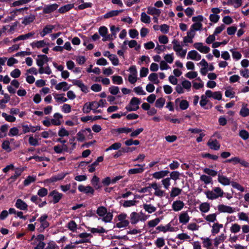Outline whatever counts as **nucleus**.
<instances>
[{
  "label": "nucleus",
  "instance_id": "nucleus-41",
  "mask_svg": "<svg viewBox=\"0 0 249 249\" xmlns=\"http://www.w3.org/2000/svg\"><path fill=\"white\" fill-rule=\"evenodd\" d=\"M201 239L203 240L204 247L207 249H210L212 245L211 239L209 238H201Z\"/></svg>",
  "mask_w": 249,
  "mask_h": 249
},
{
  "label": "nucleus",
  "instance_id": "nucleus-9",
  "mask_svg": "<svg viewBox=\"0 0 249 249\" xmlns=\"http://www.w3.org/2000/svg\"><path fill=\"white\" fill-rule=\"evenodd\" d=\"M217 209L218 211L220 213H232L235 212L234 209L233 208L223 204L218 205Z\"/></svg>",
  "mask_w": 249,
  "mask_h": 249
},
{
  "label": "nucleus",
  "instance_id": "nucleus-17",
  "mask_svg": "<svg viewBox=\"0 0 249 249\" xmlns=\"http://www.w3.org/2000/svg\"><path fill=\"white\" fill-rule=\"evenodd\" d=\"M217 179L220 183L224 186L229 185L231 183L230 178L220 174L218 175Z\"/></svg>",
  "mask_w": 249,
  "mask_h": 249
},
{
  "label": "nucleus",
  "instance_id": "nucleus-14",
  "mask_svg": "<svg viewBox=\"0 0 249 249\" xmlns=\"http://www.w3.org/2000/svg\"><path fill=\"white\" fill-rule=\"evenodd\" d=\"M187 58V59L198 61L201 59V56L196 51L192 50L188 53Z\"/></svg>",
  "mask_w": 249,
  "mask_h": 249
},
{
  "label": "nucleus",
  "instance_id": "nucleus-61",
  "mask_svg": "<svg viewBox=\"0 0 249 249\" xmlns=\"http://www.w3.org/2000/svg\"><path fill=\"white\" fill-rule=\"evenodd\" d=\"M136 201L135 200H126L124 201L123 204L124 207H129L135 206L136 205Z\"/></svg>",
  "mask_w": 249,
  "mask_h": 249
},
{
  "label": "nucleus",
  "instance_id": "nucleus-48",
  "mask_svg": "<svg viewBox=\"0 0 249 249\" xmlns=\"http://www.w3.org/2000/svg\"><path fill=\"white\" fill-rule=\"evenodd\" d=\"M36 180V177L29 176L24 181V185L25 186H28L31 183L35 182Z\"/></svg>",
  "mask_w": 249,
  "mask_h": 249
},
{
  "label": "nucleus",
  "instance_id": "nucleus-7",
  "mask_svg": "<svg viewBox=\"0 0 249 249\" xmlns=\"http://www.w3.org/2000/svg\"><path fill=\"white\" fill-rule=\"evenodd\" d=\"M205 95L208 98H213L217 100H220L222 99V94L220 91L213 92L211 90H207Z\"/></svg>",
  "mask_w": 249,
  "mask_h": 249
},
{
  "label": "nucleus",
  "instance_id": "nucleus-30",
  "mask_svg": "<svg viewBox=\"0 0 249 249\" xmlns=\"http://www.w3.org/2000/svg\"><path fill=\"white\" fill-rule=\"evenodd\" d=\"M53 29V26L52 25H47L43 29L42 31L40 33L42 37H44L46 35L51 33Z\"/></svg>",
  "mask_w": 249,
  "mask_h": 249
},
{
  "label": "nucleus",
  "instance_id": "nucleus-62",
  "mask_svg": "<svg viewBox=\"0 0 249 249\" xmlns=\"http://www.w3.org/2000/svg\"><path fill=\"white\" fill-rule=\"evenodd\" d=\"M69 229L72 231H75L77 229V224L75 221L71 220L68 224Z\"/></svg>",
  "mask_w": 249,
  "mask_h": 249
},
{
  "label": "nucleus",
  "instance_id": "nucleus-28",
  "mask_svg": "<svg viewBox=\"0 0 249 249\" xmlns=\"http://www.w3.org/2000/svg\"><path fill=\"white\" fill-rule=\"evenodd\" d=\"M31 46L33 48H40L42 47H44L47 45L46 42L44 40H40L36 42H33L31 43Z\"/></svg>",
  "mask_w": 249,
  "mask_h": 249
},
{
  "label": "nucleus",
  "instance_id": "nucleus-12",
  "mask_svg": "<svg viewBox=\"0 0 249 249\" xmlns=\"http://www.w3.org/2000/svg\"><path fill=\"white\" fill-rule=\"evenodd\" d=\"M49 61V58L44 54H40L37 55L36 59V64L38 66H43L44 64Z\"/></svg>",
  "mask_w": 249,
  "mask_h": 249
},
{
  "label": "nucleus",
  "instance_id": "nucleus-13",
  "mask_svg": "<svg viewBox=\"0 0 249 249\" xmlns=\"http://www.w3.org/2000/svg\"><path fill=\"white\" fill-rule=\"evenodd\" d=\"M68 173H61L58 174L55 176L52 177L51 178H49L47 180L49 182H56L58 180H60L63 179L68 174Z\"/></svg>",
  "mask_w": 249,
  "mask_h": 249
},
{
  "label": "nucleus",
  "instance_id": "nucleus-64",
  "mask_svg": "<svg viewBox=\"0 0 249 249\" xmlns=\"http://www.w3.org/2000/svg\"><path fill=\"white\" fill-rule=\"evenodd\" d=\"M19 130L18 128L16 127H14L11 128L9 132L8 136H17L18 135Z\"/></svg>",
  "mask_w": 249,
  "mask_h": 249
},
{
  "label": "nucleus",
  "instance_id": "nucleus-59",
  "mask_svg": "<svg viewBox=\"0 0 249 249\" xmlns=\"http://www.w3.org/2000/svg\"><path fill=\"white\" fill-rule=\"evenodd\" d=\"M177 238L181 240H190L191 237L186 233H181L177 235Z\"/></svg>",
  "mask_w": 249,
  "mask_h": 249
},
{
  "label": "nucleus",
  "instance_id": "nucleus-24",
  "mask_svg": "<svg viewBox=\"0 0 249 249\" xmlns=\"http://www.w3.org/2000/svg\"><path fill=\"white\" fill-rule=\"evenodd\" d=\"M169 172L167 170H162L156 172L153 174V177L156 179H160L166 176Z\"/></svg>",
  "mask_w": 249,
  "mask_h": 249
},
{
  "label": "nucleus",
  "instance_id": "nucleus-5",
  "mask_svg": "<svg viewBox=\"0 0 249 249\" xmlns=\"http://www.w3.org/2000/svg\"><path fill=\"white\" fill-rule=\"evenodd\" d=\"M226 162L231 163L235 165L240 163L242 166L246 168H249V162L239 157H234L230 159L227 160Z\"/></svg>",
  "mask_w": 249,
  "mask_h": 249
},
{
  "label": "nucleus",
  "instance_id": "nucleus-20",
  "mask_svg": "<svg viewBox=\"0 0 249 249\" xmlns=\"http://www.w3.org/2000/svg\"><path fill=\"white\" fill-rule=\"evenodd\" d=\"M189 220L190 217L186 212L181 213L179 215V221L180 223L185 224L189 222Z\"/></svg>",
  "mask_w": 249,
  "mask_h": 249
},
{
  "label": "nucleus",
  "instance_id": "nucleus-53",
  "mask_svg": "<svg viewBox=\"0 0 249 249\" xmlns=\"http://www.w3.org/2000/svg\"><path fill=\"white\" fill-rule=\"evenodd\" d=\"M37 194L40 197H44L47 195L48 190L45 188H41L38 190Z\"/></svg>",
  "mask_w": 249,
  "mask_h": 249
},
{
  "label": "nucleus",
  "instance_id": "nucleus-18",
  "mask_svg": "<svg viewBox=\"0 0 249 249\" xmlns=\"http://www.w3.org/2000/svg\"><path fill=\"white\" fill-rule=\"evenodd\" d=\"M208 145L211 149L218 150L220 148V145L216 140H210L208 143Z\"/></svg>",
  "mask_w": 249,
  "mask_h": 249
},
{
  "label": "nucleus",
  "instance_id": "nucleus-51",
  "mask_svg": "<svg viewBox=\"0 0 249 249\" xmlns=\"http://www.w3.org/2000/svg\"><path fill=\"white\" fill-rule=\"evenodd\" d=\"M160 218H156L153 220L149 221L147 225L149 227H154L160 223Z\"/></svg>",
  "mask_w": 249,
  "mask_h": 249
},
{
  "label": "nucleus",
  "instance_id": "nucleus-63",
  "mask_svg": "<svg viewBox=\"0 0 249 249\" xmlns=\"http://www.w3.org/2000/svg\"><path fill=\"white\" fill-rule=\"evenodd\" d=\"M112 80L114 83L118 85L121 84L123 83V79L121 76L118 75H114L112 77Z\"/></svg>",
  "mask_w": 249,
  "mask_h": 249
},
{
  "label": "nucleus",
  "instance_id": "nucleus-25",
  "mask_svg": "<svg viewBox=\"0 0 249 249\" xmlns=\"http://www.w3.org/2000/svg\"><path fill=\"white\" fill-rule=\"evenodd\" d=\"M35 16L32 14H30V15L27 16L23 19L22 21V23L25 25H28L30 24L31 22H33L35 19Z\"/></svg>",
  "mask_w": 249,
  "mask_h": 249
},
{
  "label": "nucleus",
  "instance_id": "nucleus-52",
  "mask_svg": "<svg viewBox=\"0 0 249 249\" xmlns=\"http://www.w3.org/2000/svg\"><path fill=\"white\" fill-rule=\"evenodd\" d=\"M35 35V33L34 32L28 33L25 35H22L19 36V38L21 40H26L33 37Z\"/></svg>",
  "mask_w": 249,
  "mask_h": 249
},
{
  "label": "nucleus",
  "instance_id": "nucleus-6",
  "mask_svg": "<svg viewBox=\"0 0 249 249\" xmlns=\"http://www.w3.org/2000/svg\"><path fill=\"white\" fill-rule=\"evenodd\" d=\"M59 5L56 3L46 5L42 8L43 14H50L56 10Z\"/></svg>",
  "mask_w": 249,
  "mask_h": 249
},
{
  "label": "nucleus",
  "instance_id": "nucleus-47",
  "mask_svg": "<svg viewBox=\"0 0 249 249\" xmlns=\"http://www.w3.org/2000/svg\"><path fill=\"white\" fill-rule=\"evenodd\" d=\"M242 1V0H230L228 4L233 5L235 8H238L241 6Z\"/></svg>",
  "mask_w": 249,
  "mask_h": 249
},
{
  "label": "nucleus",
  "instance_id": "nucleus-8",
  "mask_svg": "<svg viewBox=\"0 0 249 249\" xmlns=\"http://www.w3.org/2000/svg\"><path fill=\"white\" fill-rule=\"evenodd\" d=\"M78 236L80 238H82V239H80L78 241H76L75 243L76 244L90 242L89 239H88V238L89 237H91L92 235L90 233H88L87 232H83V233L79 234L78 235Z\"/></svg>",
  "mask_w": 249,
  "mask_h": 249
},
{
  "label": "nucleus",
  "instance_id": "nucleus-15",
  "mask_svg": "<svg viewBox=\"0 0 249 249\" xmlns=\"http://www.w3.org/2000/svg\"><path fill=\"white\" fill-rule=\"evenodd\" d=\"M184 203L181 200H176L172 204L173 210L175 212L180 211L184 207Z\"/></svg>",
  "mask_w": 249,
  "mask_h": 249
},
{
  "label": "nucleus",
  "instance_id": "nucleus-32",
  "mask_svg": "<svg viewBox=\"0 0 249 249\" xmlns=\"http://www.w3.org/2000/svg\"><path fill=\"white\" fill-rule=\"evenodd\" d=\"M73 7V4H68L59 8L58 12L60 13H65L71 9Z\"/></svg>",
  "mask_w": 249,
  "mask_h": 249
},
{
  "label": "nucleus",
  "instance_id": "nucleus-45",
  "mask_svg": "<svg viewBox=\"0 0 249 249\" xmlns=\"http://www.w3.org/2000/svg\"><path fill=\"white\" fill-rule=\"evenodd\" d=\"M217 214L216 213H212L205 216V219L209 222H214L216 220Z\"/></svg>",
  "mask_w": 249,
  "mask_h": 249
},
{
  "label": "nucleus",
  "instance_id": "nucleus-57",
  "mask_svg": "<svg viewBox=\"0 0 249 249\" xmlns=\"http://www.w3.org/2000/svg\"><path fill=\"white\" fill-rule=\"evenodd\" d=\"M171 178H167L161 180L162 184L164 188L166 189H168L171 185L170 183Z\"/></svg>",
  "mask_w": 249,
  "mask_h": 249
},
{
  "label": "nucleus",
  "instance_id": "nucleus-36",
  "mask_svg": "<svg viewBox=\"0 0 249 249\" xmlns=\"http://www.w3.org/2000/svg\"><path fill=\"white\" fill-rule=\"evenodd\" d=\"M210 209V204L207 202L202 203L199 205V209L202 213H207Z\"/></svg>",
  "mask_w": 249,
  "mask_h": 249
},
{
  "label": "nucleus",
  "instance_id": "nucleus-19",
  "mask_svg": "<svg viewBox=\"0 0 249 249\" xmlns=\"http://www.w3.org/2000/svg\"><path fill=\"white\" fill-rule=\"evenodd\" d=\"M140 216L139 214L135 212H133L130 214V220L131 224H137L140 220Z\"/></svg>",
  "mask_w": 249,
  "mask_h": 249
},
{
  "label": "nucleus",
  "instance_id": "nucleus-54",
  "mask_svg": "<svg viewBox=\"0 0 249 249\" xmlns=\"http://www.w3.org/2000/svg\"><path fill=\"white\" fill-rule=\"evenodd\" d=\"M203 171L205 174L212 177H215L217 174V171L208 168L204 169Z\"/></svg>",
  "mask_w": 249,
  "mask_h": 249
},
{
  "label": "nucleus",
  "instance_id": "nucleus-43",
  "mask_svg": "<svg viewBox=\"0 0 249 249\" xmlns=\"http://www.w3.org/2000/svg\"><path fill=\"white\" fill-rule=\"evenodd\" d=\"M122 144L119 142H115L112 145H111L109 147H108L106 149V151H108L109 150H118L121 147Z\"/></svg>",
  "mask_w": 249,
  "mask_h": 249
},
{
  "label": "nucleus",
  "instance_id": "nucleus-27",
  "mask_svg": "<svg viewBox=\"0 0 249 249\" xmlns=\"http://www.w3.org/2000/svg\"><path fill=\"white\" fill-rule=\"evenodd\" d=\"M147 13L151 15H157L158 17L160 14V10L154 7H148L147 8Z\"/></svg>",
  "mask_w": 249,
  "mask_h": 249
},
{
  "label": "nucleus",
  "instance_id": "nucleus-60",
  "mask_svg": "<svg viewBox=\"0 0 249 249\" xmlns=\"http://www.w3.org/2000/svg\"><path fill=\"white\" fill-rule=\"evenodd\" d=\"M190 28L196 32L200 31L202 29V24L200 22H196L192 24Z\"/></svg>",
  "mask_w": 249,
  "mask_h": 249
},
{
  "label": "nucleus",
  "instance_id": "nucleus-40",
  "mask_svg": "<svg viewBox=\"0 0 249 249\" xmlns=\"http://www.w3.org/2000/svg\"><path fill=\"white\" fill-rule=\"evenodd\" d=\"M63 95L64 94H55L54 97L57 102L63 103L67 101V99L64 97Z\"/></svg>",
  "mask_w": 249,
  "mask_h": 249
},
{
  "label": "nucleus",
  "instance_id": "nucleus-46",
  "mask_svg": "<svg viewBox=\"0 0 249 249\" xmlns=\"http://www.w3.org/2000/svg\"><path fill=\"white\" fill-rule=\"evenodd\" d=\"M240 226L237 223L233 224L230 227V231L233 233H236L240 231Z\"/></svg>",
  "mask_w": 249,
  "mask_h": 249
},
{
  "label": "nucleus",
  "instance_id": "nucleus-55",
  "mask_svg": "<svg viewBox=\"0 0 249 249\" xmlns=\"http://www.w3.org/2000/svg\"><path fill=\"white\" fill-rule=\"evenodd\" d=\"M208 97L206 95H202L201 96V100L200 101V105L205 109H208L207 107H205V106L208 102V100L207 99Z\"/></svg>",
  "mask_w": 249,
  "mask_h": 249
},
{
  "label": "nucleus",
  "instance_id": "nucleus-42",
  "mask_svg": "<svg viewBox=\"0 0 249 249\" xmlns=\"http://www.w3.org/2000/svg\"><path fill=\"white\" fill-rule=\"evenodd\" d=\"M155 244L158 248L163 247L165 245V240L163 237H159L155 241Z\"/></svg>",
  "mask_w": 249,
  "mask_h": 249
},
{
  "label": "nucleus",
  "instance_id": "nucleus-16",
  "mask_svg": "<svg viewBox=\"0 0 249 249\" xmlns=\"http://www.w3.org/2000/svg\"><path fill=\"white\" fill-rule=\"evenodd\" d=\"M78 189L80 192H84L85 194L90 193L93 194L94 192V189L89 186H84V185H80L78 186Z\"/></svg>",
  "mask_w": 249,
  "mask_h": 249
},
{
  "label": "nucleus",
  "instance_id": "nucleus-38",
  "mask_svg": "<svg viewBox=\"0 0 249 249\" xmlns=\"http://www.w3.org/2000/svg\"><path fill=\"white\" fill-rule=\"evenodd\" d=\"M141 20L145 23H149L151 21L150 17L148 16L145 12H142L141 15Z\"/></svg>",
  "mask_w": 249,
  "mask_h": 249
},
{
  "label": "nucleus",
  "instance_id": "nucleus-37",
  "mask_svg": "<svg viewBox=\"0 0 249 249\" xmlns=\"http://www.w3.org/2000/svg\"><path fill=\"white\" fill-rule=\"evenodd\" d=\"M132 128H128V127H121V128H118L115 129V131L119 134H120V133L128 134V133L132 132Z\"/></svg>",
  "mask_w": 249,
  "mask_h": 249
},
{
  "label": "nucleus",
  "instance_id": "nucleus-2",
  "mask_svg": "<svg viewBox=\"0 0 249 249\" xmlns=\"http://www.w3.org/2000/svg\"><path fill=\"white\" fill-rule=\"evenodd\" d=\"M205 194L209 199L213 200L223 196L224 192L220 187H216L212 191H206Z\"/></svg>",
  "mask_w": 249,
  "mask_h": 249
},
{
  "label": "nucleus",
  "instance_id": "nucleus-39",
  "mask_svg": "<svg viewBox=\"0 0 249 249\" xmlns=\"http://www.w3.org/2000/svg\"><path fill=\"white\" fill-rule=\"evenodd\" d=\"M200 180L203 181L205 184H208L212 182V178L206 175H202L200 177Z\"/></svg>",
  "mask_w": 249,
  "mask_h": 249
},
{
  "label": "nucleus",
  "instance_id": "nucleus-23",
  "mask_svg": "<svg viewBox=\"0 0 249 249\" xmlns=\"http://www.w3.org/2000/svg\"><path fill=\"white\" fill-rule=\"evenodd\" d=\"M15 206L17 208L21 210H26L28 207L27 204L21 199H18L17 200Z\"/></svg>",
  "mask_w": 249,
  "mask_h": 249
},
{
  "label": "nucleus",
  "instance_id": "nucleus-34",
  "mask_svg": "<svg viewBox=\"0 0 249 249\" xmlns=\"http://www.w3.org/2000/svg\"><path fill=\"white\" fill-rule=\"evenodd\" d=\"M223 227V225L218 223H214L212 226V233L213 234L219 232V230Z\"/></svg>",
  "mask_w": 249,
  "mask_h": 249
},
{
  "label": "nucleus",
  "instance_id": "nucleus-31",
  "mask_svg": "<svg viewBox=\"0 0 249 249\" xmlns=\"http://www.w3.org/2000/svg\"><path fill=\"white\" fill-rule=\"evenodd\" d=\"M182 192V189L178 188V187H172L171 191L170 192V197H175L178 195H179Z\"/></svg>",
  "mask_w": 249,
  "mask_h": 249
},
{
  "label": "nucleus",
  "instance_id": "nucleus-22",
  "mask_svg": "<svg viewBox=\"0 0 249 249\" xmlns=\"http://www.w3.org/2000/svg\"><path fill=\"white\" fill-rule=\"evenodd\" d=\"M72 83L73 85H76L79 87L83 92L87 93L89 91L88 88L86 85H85L81 81L73 80Z\"/></svg>",
  "mask_w": 249,
  "mask_h": 249
},
{
  "label": "nucleus",
  "instance_id": "nucleus-35",
  "mask_svg": "<svg viewBox=\"0 0 249 249\" xmlns=\"http://www.w3.org/2000/svg\"><path fill=\"white\" fill-rule=\"evenodd\" d=\"M226 238V236L224 234H221L219 236L216 237L214 240V245L215 247H217L219 244L223 242Z\"/></svg>",
  "mask_w": 249,
  "mask_h": 249
},
{
  "label": "nucleus",
  "instance_id": "nucleus-49",
  "mask_svg": "<svg viewBox=\"0 0 249 249\" xmlns=\"http://www.w3.org/2000/svg\"><path fill=\"white\" fill-rule=\"evenodd\" d=\"M181 85L183 89L187 90V91H189L191 89V83L187 80H184L182 81Z\"/></svg>",
  "mask_w": 249,
  "mask_h": 249
},
{
  "label": "nucleus",
  "instance_id": "nucleus-3",
  "mask_svg": "<svg viewBox=\"0 0 249 249\" xmlns=\"http://www.w3.org/2000/svg\"><path fill=\"white\" fill-rule=\"evenodd\" d=\"M117 218L119 222L116 223L115 227L118 228H125L127 227L129 224V221L126 219L127 214L125 213H121L117 216Z\"/></svg>",
  "mask_w": 249,
  "mask_h": 249
},
{
  "label": "nucleus",
  "instance_id": "nucleus-44",
  "mask_svg": "<svg viewBox=\"0 0 249 249\" xmlns=\"http://www.w3.org/2000/svg\"><path fill=\"white\" fill-rule=\"evenodd\" d=\"M148 79L156 84H158L160 82L158 80V74L156 73H152L150 74L148 76Z\"/></svg>",
  "mask_w": 249,
  "mask_h": 249
},
{
  "label": "nucleus",
  "instance_id": "nucleus-21",
  "mask_svg": "<svg viewBox=\"0 0 249 249\" xmlns=\"http://www.w3.org/2000/svg\"><path fill=\"white\" fill-rule=\"evenodd\" d=\"M137 165L139 167L137 168L131 169L128 170V173L129 174H139L142 173L143 172L145 164H138Z\"/></svg>",
  "mask_w": 249,
  "mask_h": 249
},
{
  "label": "nucleus",
  "instance_id": "nucleus-56",
  "mask_svg": "<svg viewBox=\"0 0 249 249\" xmlns=\"http://www.w3.org/2000/svg\"><path fill=\"white\" fill-rule=\"evenodd\" d=\"M231 185L232 186V187H233L234 188H235L242 192H244V191H245L244 187H243L242 186H241L240 184H239L237 182L232 181V182H231Z\"/></svg>",
  "mask_w": 249,
  "mask_h": 249
},
{
  "label": "nucleus",
  "instance_id": "nucleus-10",
  "mask_svg": "<svg viewBox=\"0 0 249 249\" xmlns=\"http://www.w3.org/2000/svg\"><path fill=\"white\" fill-rule=\"evenodd\" d=\"M194 46L196 49L202 53H207L210 51L209 47L203 46V43L201 42L195 43Z\"/></svg>",
  "mask_w": 249,
  "mask_h": 249
},
{
  "label": "nucleus",
  "instance_id": "nucleus-1",
  "mask_svg": "<svg viewBox=\"0 0 249 249\" xmlns=\"http://www.w3.org/2000/svg\"><path fill=\"white\" fill-rule=\"evenodd\" d=\"M97 214L102 217V220L106 223L110 222L113 218V214L111 213L107 212V209L104 206H100L96 211Z\"/></svg>",
  "mask_w": 249,
  "mask_h": 249
},
{
  "label": "nucleus",
  "instance_id": "nucleus-29",
  "mask_svg": "<svg viewBox=\"0 0 249 249\" xmlns=\"http://www.w3.org/2000/svg\"><path fill=\"white\" fill-rule=\"evenodd\" d=\"M124 10H112L104 15L105 18H108L114 16H117L119 13L123 12Z\"/></svg>",
  "mask_w": 249,
  "mask_h": 249
},
{
  "label": "nucleus",
  "instance_id": "nucleus-11",
  "mask_svg": "<svg viewBox=\"0 0 249 249\" xmlns=\"http://www.w3.org/2000/svg\"><path fill=\"white\" fill-rule=\"evenodd\" d=\"M49 196H52L53 198V202L55 204L58 203L63 196L61 193H59L56 190H53L49 193Z\"/></svg>",
  "mask_w": 249,
  "mask_h": 249
},
{
  "label": "nucleus",
  "instance_id": "nucleus-50",
  "mask_svg": "<svg viewBox=\"0 0 249 249\" xmlns=\"http://www.w3.org/2000/svg\"><path fill=\"white\" fill-rule=\"evenodd\" d=\"M165 102V99L163 98H160L157 99L155 103V107L158 108H162Z\"/></svg>",
  "mask_w": 249,
  "mask_h": 249
},
{
  "label": "nucleus",
  "instance_id": "nucleus-58",
  "mask_svg": "<svg viewBox=\"0 0 249 249\" xmlns=\"http://www.w3.org/2000/svg\"><path fill=\"white\" fill-rule=\"evenodd\" d=\"M92 109L93 108H92L91 106V103H86L84 105L82 110L84 113H88L91 110H92Z\"/></svg>",
  "mask_w": 249,
  "mask_h": 249
},
{
  "label": "nucleus",
  "instance_id": "nucleus-33",
  "mask_svg": "<svg viewBox=\"0 0 249 249\" xmlns=\"http://www.w3.org/2000/svg\"><path fill=\"white\" fill-rule=\"evenodd\" d=\"M143 208L145 211L149 213H151L156 210V208L152 204H144L143 205Z\"/></svg>",
  "mask_w": 249,
  "mask_h": 249
},
{
  "label": "nucleus",
  "instance_id": "nucleus-26",
  "mask_svg": "<svg viewBox=\"0 0 249 249\" xmlns=\"http://www.w3.org/2000/svg\"><path fill=\"white\" fill-rule=\"evenodd\" d=\"M56 90L63 89L64 91L68 90L70 87L68 86V84L66 82H62L57 84L55 87Z\"/></svg>",
  "mask_w": 249,
  "mask_h": 249
},
{
  "label": "nucleus",
  "instance_id": "nucleus-4",
  "mask_svg": "<svg viewBox=\"0 0 249 249\" xmlns=\"http://www.w3.org/2000/svg\"><path fill=\"white\" fill-rule=\"evenodd\" d=\"M140 100L137 97H133L129 104L126 106L125 108L128 111H136L139 108Z\"/></svg>",
  "mask_w": 249,
  "mask_h": 249
}]
</instances>
